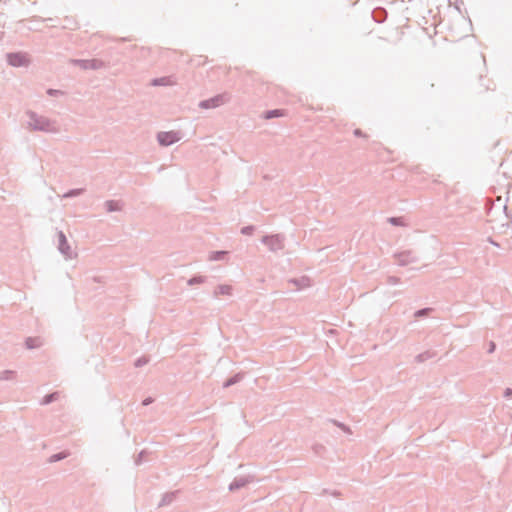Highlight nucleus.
Masks as SVG:
<instances>
[{
  "label": "nucleus",
  "mask_w": 512,
  "mask_h": 512,
  "mask_svg": "<svg viewBox=\"0 0 512 512\" xmlns=\"http://www.w3.org/2000/svg\"><path fill=\"white\" fill-rule=\"evenodd\" d=\"M488 241H489L492 245H494V246H496V247H499V246H500V245H499V243H497L496 241H494L491 237H489V238H488Z\"/></svg>",
  "instance_id": "39"
},
{
  "label": "nucleus",
  "mask_w": 512,
  "mask_h": 512,
  "mask_svg": "<svg viewBox=\"0 0 512 512\" xmlns=\"http://www.w3.org/2000/svg\"><path fill=\"white\" fill-rule=\"evenodd\" d=\"M284 115V111L282 109H271L264 112L265 119H273L282 117Z\"/></svg>",
  "instance_id": "18"
},
{
  "label": "nucleus",
  "mask_w": 512,
  "mask_h": 512,
  "mask_svg": "<svg viewBox=\"0 0 512 512\" xmlns=\"http://www.w3.org/2000/svg\"><path fill=\"white\" fill-rule=\"evenodd\" d=\"M353 134L356 136V137H366V134L363 133V131L359 128L355 129Z\"/></svg>",
  "instance_id": "33"
},
{
  "label": "nucleus",
  "mask_w": 512,
  "mask_h": 512,
  "mask_svg": "<svg viewBox=\"0 0 512 512\" xmlns=\"http://www.w3.org/2000/svg\"><path fill=\"white\" fill-rule=\"evenodd\" d=\"M154 402V399L152 397H147L142 401L143 406H148Z\"/></svg>",
  "instance_id": "34"
},
{
  "label": "nucleus",
  "mask_w": 512,
  "mask_h": 512,
  "mask_svg": "<svg viewBox=\"0 0 512 512\" xmlns=\"http://www.w3.org/2000/svg\"><path fill=\"white\" fill-rule=\"evenodd\" d=\"M322 450H324V447L322 445H315L314 446V451H315L316 454H320Z\"/></svg>",
  "instance_id": "38"
},
{
  "label": "nucleus",
  "mask_w": 512,
  "mask_h": 512,
  "mask_svg": "<svg viewBox=\"0 0 512 512\" xmlns=\"http://www.w3.org/2000/svg\"><path fill=\"white\" fill-rule=\"evenodd\" d=\"M387 221L393 225V226H404L405 225V222H404V218L401 217V216H393V217H389L387 219Z\"/></svg>",
  "instance_id": "23"
},
{
  "label": "nucleus",
  "mask_w": 512,
  "mask_h": 512,
  "mask_svg": "<svg viewBox=\"0 0 512 512\" xmlns=\"http://www.w3.org/2000/svg\"><path fill=\"white\" fill-rule=\"evenodd\" d=\"M25 346L27 349H34L40 346L39 338L27 337L25 339Z\"/></svg>",
  "instance_id": "20"
},
{
  "label": "nucleus",
  "mask_w": 512,
  "mask_h": 512,
  "mask_svg": "<svg viewBox=\"0 0 512 512\" xmlns=\"http://www.w3.org/2000/svg\"><path fill=\"white\" fill-rule=\"evenodd\" d=\"M58 237V250L61 254H63L66 258H72L71 247L68 243L67 237L63 231L57 232Z\"/></svg>",
  "instance_id": "8"
},
{
  "label": "nucleus",
  "mask_w": 512,
  "mask_h": 512,
  "mask_svg": "<svg viewBox=\"0 0 512 512\" xmlns=\"http://www.w3.org/2000/svg\"><path fill=\"white\" fill-rule=\"evenodd\" d=\"M147 454L146 450H142L135 459V464L140 465L144 461V457Z\"/></svg>",
  "instance_id": "31"
},
{
  "label": "nucleus",
  "mask_w": 512,
  "mask_h": 512,
  "mask_svg": "<svg viewBox=\"0 0 512 512\" xmlns=\"http://www.w3.org/2000/svg\"><path fill=\"white\" fill-rule=\"evenodd\" d=\"M180 140L179 132L162 131L157 134V141L160 146L168 147Z\"/></svg>",
  "instance_id": "6"
},
{
  "label": "nucleus",
  "mask_w": 512,
  "mask_h": 512,
  "mask_svg": "<svg viewBox=\"0 0 512 512\" xmlns=\"http://www.w3.org/2000/svg\"><path fill=\"white\" fill-rule=\"evenodd\" d=\"M387 283L389 285H396V284L400 283V278L397 276H388Z\"/></svg>",
  "instance_id": "32"
},
{
  "label": "nucleus",
  "mask_w": 512,
  "mask_h": 512,
  "mask_svg": "<svg viewBox=\"0 0 512 512\" xmlns=\"http://www.w3.org/2000/svg\"><path fill=\"white\" fill-rule=\"evenodd\" d=\"M387 11L383 7H377L372 11V18L376 23H383L387 19Z\"/></svg>",
  "instance_id": "10"
},
{
  "label": "nucleus",
  "mask_w": 512,
  "mask_h": 512,
  "mask_svg": "<svg viewBox=\"0 0 512 512\" xmlns=\"http://www.w3.org/2000/svg\"><path fill=\"white\" fill-rule=\"evenodd\" d=\"M228 252L224 250L212 251L209 255L211 261H222L226 258Z\"/></svg>",
  "instance_id": "16"
},
{
  "label": "nucleus",
  "mask_w": 512,
  "mask_h": 512,
  "mask_svg": "<svg viewBox=\"0 0 512 512\" xmlns=\"http://www.w3.org/2000/svg\"><path fill=\"white\" fill-rule=\"evenodd\" d=\"M301 281H308V279H306V278H302V279H301ZM290 282H291V283H293V284H294V285H296V286H299V285H300V279H296V278H294V279H291V280H290Z\"/></svg>",
  "instance_id": "36"
},
{
  "label": "nucleus",
  "mask_w": 512,
  "mask_h": 512,
  "mask_svg": "<svg viewBox=\"0 0 512 512\" xmlns=\"http://www.w3.org/2000/svg\"><path fill=\"white\" fill-rule=\"evenodd\" d=\"M59 398V392L56 391V392H52V393H49V394H46L42 400H41V404L42 405H48V404H51L53 403L54 401L58 400Z\"/></svg>",
  "instance_id": "17"
},
{
  "label": "nucleus",
  "mask_w": 512,
  "mask_h": 512,
  "mask_svg": "<svg viewBox=\"0 0 512 512\" xmlns=\"http://www.w3.org/2000/svg\"><path fill=\"white\" fill-rule=\"evenodd\" d=\"M335 426L339 427L342 431H344L345 433H351V430H350V427L347 426L346 424L342 423V422H339L337 420H330Z\"/></svg>",
  "instance_id": "28"
},
{
  "label": "nucleus",
  "mask_w": 512,
  "mask_h": 512,
  "mask_svg": "<svg viewBox=\"0 0 512 512\" xmlns=\"http://www.w3.org/2000/svg\"><path fill=\"white\" fill-rule=\"evenodd\" d=\"M244 378V372H238L236 374H234L233 376L227 378L224 382H223V388H229L237 383H239L240 381H242Z\"/></svg>",
  "instance_id": "12"
},
{
  "label": "nucleus",
  "mask_w": 512,
  "mask_h": 512,
  "mask_svg": "<svg viewBox=\"0 0 512 512\" xmlns=\"http://www.w3.org/2000/svg\"><path fill=\"white\" fill-rule=\"evenodd\" d=\"M104 207L109 213L117 212L122 210L123 203L120 200H107L104 203Z\"/></svg>",
  "instance_id": "11"
},
{
  "label": "nucleus",
  "mask_w": 512,
  "mask_h": 512,
  "mask_svg": "<svg viewBox=\"0 0 512 512\" xmlns=\"http://www.w3.org/2000/svg\"><path fill=\"white\" fill-rule=\"evenodd\" d=\"M436 356V352L433 351V350H427V351H424L420 354H418L416 357H415V362L417 363H423L425 362L426 360H429V359H432Z\"/></svg>",
  "instance_id": "14"
},
{
  "label": "nucleus",
  "mask_w": 512,
  "mask_h": 512,
  "mask_svg": "<svg viewBox=\"0 0 512 512\" xmlns=\"http://www.w3.org/2000/svg\"><path fill=\"white\" fill-rule=\"evenodd\" d=\"M504 397L505 398H510L512 397V388H506L505 391H504Z\"/></svg>",
  "instance_id": "37"
},
{
  "label": "nucleus",
  "mask_w": 512,
  "mask_h": 512,
  "mask_svg": "<svg viewBox=\"0 0 512 512\" xmlns=\"http://www.w3.org/2000/svg\"><path fill=\"white\" fill-rule=\"evenodd\" d=\"M251 481H252L251 476L235 477L233 479V481L229 484L228 489L230 492H236V491L240 490L241 488L245 487Z\"/></svg>",
  "instance_id": "9"
},
{
  "label": "nucleus",
  "mask_w": 512,
  "mask_h": 512,
  "mask_svg": "<svg viewBox=\"0 0 512 512\" xmlns=\"http://www.w3.org/2000/svg\"><path fill=\"white\" fill-rule=\"evenodd\" d=\"M16 373L12 370H4L0 374V380L7 381L12 380L15 377Z\"/></svg>",
  "instance_id": "25"
},
{
  "label": "nucleus",
  "mask_w": 512,
  "mask_h": 512,
  "mask_svg": "<svg viewBox=\"0 0 512 512\" xmlns=\"http://www.w3.org/2000/svg\"><path fill=\"white\" fill-rule=\"evenodd\" d=\"M228 100L229 95L227 93L217 94L211 98L200 101L199 107L201 109H213L225 104Z\"/></svg>",
  "instance_id": "4"
},
{
  "label": "nucleus",
  "mask_w": 512,
  "mask_h": 512,
  "mask_svg": "<svg viewBox=\"0 0 512 512\" xmlns=\"http://www.w3.org/2000/svg\"><path fill=\"white\" fill-rule=\"evenodd\" d=\"M85 191L84 188H74V189H70L68 190L64 195L63 197L64 198H74V197H77V196H80L81 194H83Z\"/></svg>",
  "instance_id": "21"
},
{
  "label": "nucleus",
  "mask_w": 512,
  "mask_h": 512,
  "mask_svg": "<svg viewBox=\"0 0 512 512\" xmlns=\"http://www.w3.org/2000/svg\"><path fill=\"white\" fill-rule=\"evenodd\" d=\"M177 491L165 493L160 500L158 507L170 505L176 498Z\"/></svg>",
  "instance_id": "13"
},
{
  "label": "nucleus",
  "mask_w": 512,
  "mask_h": 512,
  "mask_svg": "<svg viewBox=\"0 0 512 512\" xmlns=\"http://www.w3.org/2000/svg\"><path fill=\"white\" fill-rule=\"evenodd\" d=\"M232 292V287L226 284L218 285L214 290V297H218L219 295H230Z\"/></svg>",
  "instance_id": "15"
},
{
  "label": "nucleus",
  "mask_w": 512,
  "mask_h": 512,
  "mask_svg": "<svg viewBox=\"0 0 512 512\" xmlns=\"http://www.w3.org/2000/svg\"><path fill=\"white\" fill-rule=\"evenodd\" d=\"M432 311H433V308H430V307L422 308V309L417 310L414 313V316L416 318H423V317L428 316Z\"/></svg>",
  "instance_id": "24"
},
{
  "label": "nucleus",
  "mask_w": 512,
  "mask_h": 512,
  "mask_svg": "<svg viewBox=\"0 0 512 512\" xmlns=\"http://www.w3.org/2000/svg\"><path fill=\"white\" fill-rule=\"evenodd\" d=\"M205 281H206V276L194 275L187 281V284L190 286H193L196 284H203V283H205Z\"/></svg>",
  "instance_id": "22"
},
{
  "label": "nucleus",
  "mask_w": 512,
  "mask_h": 512,
  "mask_svg": "<svg viewBox=\"0 0 512 512\" xmlns=\"http://www.w3.org/2000/svg\"><path fill=\"white\" fill-rule=\"evenodd\" d=\"M149 362V358L146 356H141L137 358L134 362L135 367H142Z\"/></svg>",
  "instance_id": "29"
},
{
  "label": "nucleus",
  "mask_w": 512,
  "mask_h": 512,
  "mask_svg": "<svg viewBox=\"0 0 512 512\" xmlns=\"http://www.w3.org/2000/svg\"><path fill=\"white\" fill-rule=\"evenodd\" d=\"M256 230V227L254 225H248L241 228V234L243 235H252L254 231Z\"/></svg>",
  "instance_id": "27"
},
{
  "label": "nucleus",
  "mask_w": 512,
  "mask_h": 512,
  "mask_svg": "<svg viewBox=\"0 0 512 512\" xmlns=\"http://www.w3.org/2000/svg\"><path fill=\"white\" fill-rule=\"evenodd\" d=\"M285 236L283 234L264 235L261 242L268 247L271 252L283 250L285 245Z\"/></svg>",
  "instance_id": "2"
},
{
  "label": "nucleus",
  "mask_w": 512,
  "mask_h": 512,
  "mask_svg": "<svg viewBox=\"0 0 512 512\" xmlns=\"http://www.w3.org/2000/svg\"><path fill=\"white\" fill-rule=\"evenodd\" d=\"M152 86H168L171 85V80L169 77H158L154 78L151 81Z\"/></svg>",
  "instance_id": "19"
},
{
  "label": "nucleus",
  "mask_w": 512,
  "mask_h": 512,
  "mask_svg": "<svg viewBox=\"0 0 512 512\" xmlns=\"http://www.w3.org/2000/svg\"><path fill=\"white\" fill-rule=\"evenodd\" d=\"M495 349H496V344L493 341H491L489 343V347H488V351L487 352L491 354V353H493L495 351Z\"/></svg>",
  "instance_id": "35"
},
{
  "label": "nucleus",
  "mask_w": 512,
  "mask_h": 512,
  "mask_svg": "<svg viewBox=\"0 0 512 512\" xmlns=\"http://www.w3.org/2000/svg\"><path fill=\"white\" fill-rule=\"evenodd\" d=\"M71 63L83 70H99L105 67V62L101 59H72Z\"/></svg>",
  "instance_id": "3"
},
{
  "label": "nucleus",
  "mask_w": 512,
  "mask_h": 512,
  "mask_svg": "<svg viewBox=\"0 0 512 512\" xmlns=\"http://www.w3.org/2000/svg\"><path fill=\"white\" fill-rule=\"evenodd\" d=\"M47 94H48L49 96H52V97H57V96L63 95V94H64V92H63V91H61V90H58V89H52V88H49V89L47 90Z\"/></svg>",
  "instance_id": "30"
},
{
  "label": "nucleus",
  "mask_w": 512,
  "mask_h": 512,
  "mask_svg": "<svg viewBox=\"0 0 512 512\" xmlns=\"http://www.w3.org/2000/svg\"><path fill=\"white\" fill-rule=\"evenodd\" d=\"M511 225H512V222H511ZM504 226L509 227V226H510V223H509V222H507L506 224H502V227H504Z\"/></svg>",
  "instance_id": "40"
},
{
  "label": "nucleus",
  "mask_w": 512,
  "mask_h": 512,
  "mask_svg": "<svg viewBox=\"0 0 512 512\" xmlns=\"http://www.w3.org/2000/svg\"><path fill=\"white\" fill-rule=\"evenodd\" d=\"M66 457H67V453H65V452L55 453L50 456L49 462H51V463L58 462V461L65 459Z\"/></svg>",
  "instance_id": "26"
},
{
  "label": "nucleus",
  "mask_w": 512,
  "mask_h": 512,
  "mask_svg": "<svg viewBox=\"0 0 512 512\" xmlns=\"http://www.w3.org/2000/svg\"><path fill=\"white\" fill-rule=\"evenodd\" d=\"M6 59L13 67H26L30 62L28 55L24 52H9L6 54Z\"/></svg>",
  "instance_id": "5"
},
{
  "label": "nucleus",
  "mask_w": 512,
  "mask_h": 512,
  "mask_svg": "<svg viewBox=\"0 0 512 512\" xmlns=\"http://www.w3.org/2000/svg\"><path fill=\"white\" fill-rule=\"evenodd\" d=\"M28 117V127L33 131H40L46 133L58 132L57 122L45 116L39 115L36 112L29 110L26 112Z\"/></svg>",
  "instance_id": "1"
},
{
  "label": "nucleus",
  "mask_w": 512,
  "mask_h": 512,
  "mask_svg": "<svg viewBox=\"0 0 512 512\" xmlns=\"http://www.w3.org/2000/svg\"><path fill=\"white\" fill-rule=\"evenodd\" d=\"M394 257L400 266H407L408 264L416 263L419 261V257L412 250L398 252L394 254Z\"/></svg>",
  "instance_id": "7"
}]
</instances>
